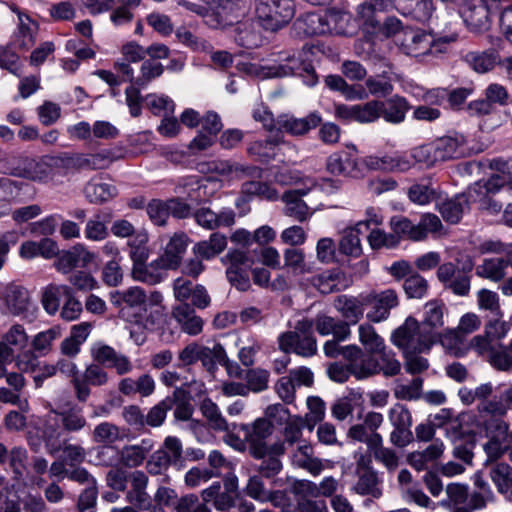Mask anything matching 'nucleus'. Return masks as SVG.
<instances>
[{"label": "nucleus", "instance_id": "nucleus-1", "mask_svg": "<svg viewBox=\"0 0 512 512\" xmlns=\"http://www.w3.org/2000/svg\"><path fill=\"white\" fill-rule=\"evenodd\" d=\"M29 347V336L21 324H13L0 338V376L5 365L15 363L22 372H36L37 357Z\"/></svg>", "mask_w": 512, "mask_h": 512}, {"label": "nucleus", "instance_id": "nucleus-2", "mask_svg": "<svg viewBox=\"0 0 512 512\" xmlns=\"http://www.w3.org/2000/svg\"><path fill=\"white\" fill-rule=\"evenodd\" d=\"M247 73L260 78L297 75L304 77V82L309 86L317 83V76L311 61V51L305 48L293 55L286 56L279 63L271 66L260 67L255 64H249Z\"/></svg>", "mask_w": 512, "mask_h": 512}, {"label": "nucleus", "instance_id": "nucleus-3", "mask_svg": "<svg viewBox=\"0 0 512 512\" xmlns=\"http://www.w3.org/2000/svg\"><path fill=\"white\" fill-rule=\"evenodd\" d=\"M87 426V420L79 407H71L63 411L51 410L44 423L43 435L49 453L54 454L59 450L55 442L59 440L63 432L76 433Z\"/></svg>", "mask_w": 512, "mask_h": 512}, {"label": "nucleus", "instance_id": "nucleus-4", "mask_svg": "<svg viewBox=\"0 0 512 512\" xmlns=\"http://www.w3.org/2000/svg\"><path fill=\"white\" fill-rule=\"evenodd\" d=\"M312 319L298 320L292 331L281 333L278 344L281 351L293 352L301 357H312L317 353V340L313 334Z\"/></svg>", "mask_w": 512, "mask_h": 512}, {"label": "nucleus", "instance_id": "nucleus-5", "mask_svg": "<svg viewBox=\"0 0 512 512\" xmlns=\"http://www.w3.org/2000/svg\"><path fill=\"white\" fill-rule=\"evenodd\" d=\"M253 3L255 17L265 30L277 31L295 16L294 0H253Z\"/></svg>", "mask_w": 512, "mask_h": 512}, {"label": "nucleus", "instance_id": "nucleus-6", "mask_svg": "<svg viewBox=\"0 0 512 512\" xmlns=\"http://www.w3.org/2000/svg\"><path fill=\"white\" fill-rule=\"evenodd\" d=\"M476 425L485 430L490 440L484 445L488 461L499 459L506 450L512 448V433L508 432L507 423L500 418L476 416Z\"/></svg>", "mask_w": 512, "mask_h": 512}, {"label": "nucleus", "instance_id": "nucleus-7", "mask_svg": "<svg viewBox=\"0 0 512 512\" xmlns=\"http://www.w3.org/2000/svg\"><path fill=\"white\" fill-rule=\"evenodd\" d=\"M392 343L403 351L410 352H429L435 344L422 329L415 318L408 317L405 322L398 327L391 336Z\"/></svg>", "mask_w": 512, "mask_h": 512}, {"label": "nucleus", "instance_id": "nucleus-8", "mask_svg": "<svg viewBox=\"0 0 512 512\" xmlns=\"http://www.w3.org/2000/svg\"><path fill=\"white\" fill-rule=\"evenodd\" d=\"M509 0H480L475 2H466L463 4L459 13L467 29L475 34H481L490 28L489 15L501 8L503 3Z\"/></svg>", "mask_w": 512, "mask_h": 512}, {"label": "nucleus", "instance_id": "nucleus-9", "mask_svg": "<svg viewBox=\"0 0 512 512\" xmlns=\"http://www.w3.org/2000/svg\"><path fill=\"white\" fill-rule=\"evenodd\" d=\"M433 43L434 37L419 28H404L396 37V44L400 50L404 54L416 58L429 54L433 55Z\"/></svg>", "mask_w": 512, "mask_h": 512}, {"label": "nucleus", "instance_id": "nucleus-10", "mask_svg": "<svg viewBox=\"0 0 512 512\" xmlns=\"http://www.w3.org/2000/svg\"><path fill=\"white\" fill-rule=\"evenodd\" d=\"M73 387L75 398L85 403L91 395L90 387H101L105 386L109 382L108 372L104 367L90 363L85 366L82 372L75 379L70 380Z\"/></svg>", "mask_w": 512, "mask_h": 512}, {"label": "nucleus", "instance_id": "nucleus-11", "mask_svg": "<svg viewBox=\"0 0 512 512\" xmlns=\"http://www.w3.org/2000/svg\"><path fill=\"white\" fill-rule=\"evenodd\" d=\"M90 355L93 363L102 367L113 368L118 375H125L133 370V364L128 356L102 342L94 343L91 346Z\"/></svg>", "mask_w": 512, "mask_h": 512}, {"label": "nucleus", "instance_id": "nucleus-12", "mask_svg": "<svg viewBox=\"0 0 512 512\" xmlns=\"http://www.w3.org/2000/svg\"><path fill=\"white\" fill-rule=\"evenodd\" d=\"M118 159L119 157L111 150H103L93 154L77 153L60 158L64 168L76 170L106 169Z\"/></svg>", "mask_w": 512, "mask_h": 512}, {"label": "nucleus", "instance_id": "nucleus-13", "mask_svg": "<svg viewBox=\"0 0 512 512\" xmlns=\"http://www.w3.org/2000/svg\"><path fill=\"white\" fill-rule=\"evenodd\" d=\"M375 354H365L362 349L356 345L345 346L342 350V356L350 362L352 375L363 380L379 374V362L374 357Z\"/></svg>", "mask_w": 512, "mask_h": 512}, {"label": "nucleus", "instance_id": "nucleus-14", "mask_svg": "<svg viewBox=\"0 0 512 512\" xmlns=\"http://www.w3.org/2000/svg\"><path fill=\"white\" fill-rule=\"evenodd\" d=\"M363 296L365 306L370 307L366 317L373 323L386 320L390 315L391 309L398 305L397 294L392 289H386L381 292H371Z\"/></svg>", "mask_w": 512, "mask_h": 512}, {"label": "nucleus", "instance_id": "nucleus-15", "mask_svg": "<svg viewBox=\"0 0 512 512\" xmlns=\"http://www.w3.org/2000/svg\"><path fill=\"white\" fill-rule=\"evenodd\" d=\"M273 429V424L267 418H257L253 423L241 426L252 457L263 458L265 440L272 435Z\"/></svg>", "mask_w": 512, "mask_h": 512}, {"label": "nucleus", "instance_id": "nucleus-16", "mask_svg": "<svg viewBox=\"0 0 512 512\" xmlns=\"http://www.w3.org/2000/svg\"><path fill=\"white\" fill-rule=\"evenodd\" d=\"M54 267L62 274L70 273L74 268L86 267L96 259V254L84 244L77 243L68 250H59Z\"/></svg>", "mask_w": 512, "mask_h": 512}, {"label": "nucleus", "instance_id": "nucleus-17", "mask_svg": "<svg viewBox=\"0 0 512 512\" xmlns=\"http://www.w3.org/2000/svg\"><path fill=\"white\" fill-rule=\"evenodd\" d=\"M148 258H143L132 263L131 275L134 280L149 285L161 283L167 276L168 267L165 260L159 256L158 258L147 263Z\"/></svg>", "mask_w": 512, "mask_h": 512}, {"label": "nucleus", "instance_id": "nucleus-18", "mask_svg": "<svg viewBox=\"0 0 512 512\" xmlns=\"http://www.w3.org/2000/svg\"><path fill=\"white\" fill-rule=\"evenodd\" d=\"M396 10L404 17L420 24H431L436 15L435 0H396Z\"/></svg>", "mask_w": 512, "mask_h": 512}, {"label": "nucleus", "instance_id": "nucleus-19", "mask_svg": "<svg viewBox=\"0 0 512 512\" xmlns=\"http://www.w3.org/2000/svg\"><path fill=\"white\" fill-rule=\"evenodd\" d=\"M381 104L378 100H371L363 104H337L335 114L338 118L346 121L359 123H372L380 118Z\"/></svg>", "mask_w": 512, "mask_h": 512}, {"label": "nucleus", "instance_id": "nucleus-20", "mask_svg": "<svg viewBox=\"0 0 512 512\" xmlns=\"http://www.w3.org/2000/svg\"><path fill=\"white\" fill-rule=\"evenodd\" d=\"M321 121L322 118L317 112H312L302 118L282 114L277 118V132L284 131L292 136H303L319 126Z\"/></svg>", "mask_w": 512, "mask_h": 512}, {"label": "nucleus", "instance_id": "nucleus-21", "mask_svg": "<svg viewBox=\"0 0 512 512\" xmlns=\"http://www.w3.org/2000/svg\"><path fill=\"white\" fill-rule=\"evenodd\" d=\"M2 298L8 312L14 316H24L32 307H35L29 291L14 283L6 285L2 292Z\"/></svg>", "mask_w": 512, "mask_h": 512}, {"label": "nucleus", "instance_id": "nucleus-22", "mask_svg": "<svg viewBox=\"0 0 512 512\" xmlns=\"http://www.w3.org/2000/svg\"><path fill=\"white\" fill-rule=\"evenodd\" d=\"M195 222L206 230L231 227L235 224L236 213L231 208H223L214 212L209 207H200L193 212Z\"/></svg>", "mask_w": 512, "mask_h": 512}, {"label": "nucleus", "instance_id": "nucleus-23", "mask_svg": "<svg viewBox=\"0 0 512 512\" xmlns=\"http://www.w3.org/2000/svg\"><path fill=\"white\" fill-rule=\"evenodd\" d=\"M326 169L332 175L344 177H358L362 173L357 158L347 151L332 153L327 158Z\"/></svg>", "mask_w": 512, "mask_h": 512}, {"label": "nucleus", "instance_id": "nucleus-24", "mask_svg": "<svg viewBox=\"0 0 512 512\" xmlns=\"http://www.w3.org/2000/svg\"><path fill=\"white\" fill-rule=\"evenodd\" d=\"M364 296L339 295L333 301V307L344 319V323L355 325L364 314Z\"/></svg>", "mask_w": 512, "mask_h": 512}, {"label": "nucleus", "instance_id": "nucleus-25", "mask_svg": "<svg viewBox=\"0 0 512 512\" xmlns=\"http://www.w3.org/2000/svg\"><path fill=\"white\" fill-rule=\"evenodd\" d=\"M52 157L24 158L15 168L14 174L34 181H41L48 177L52 165Z\"/></svg>", "mask_w": 512, "mask_h": 512}, {"label": "nucleus", "instance_id": "nucleus-26", "mask_svg": "<svg viewBox=\"0 0 512 512\" xmlns=\"http://www.w3.org/2000/svg\"><path fill=\"white\" fill-rule=\"evenodd\" d=\"M444 309V305L437 301L428 302L424 306V317L420 326L431 336L434 343H437L439 332L444 326Z\"/></svg>", "mask_w": 512, "mask_h": 512}, {"label": "nucleus", "instance_id": "nucleus-27", "mask_svg": "<svg viewBox=\"0 0 512 512\" xmlns=\"http://www.w3.org/2000/svg\"><path fill=\"white\" fill-rule=\"evenodd\" d=\"M304 190H289L283 194L284 214L299 222H305L313 215V210L302 200Z\"/></svg>", "mask_w": 512, "mask_h": 512}, {"label": "nucleus", "instance_id": "nucleus-28", "mask_svg": "<svg viewBox=\"0 0 512 512\" xmlns=\"http://www.w3.org/2000/svg\"><path fill=\"white\" fill-rule=\"evenodd\" d=\"M512 409V385L505 389L499 399L480 402L477 406V414L488 418H500Z\"/></svg>", "mask_w": 512, "mask_h": 512}, {"label": "nucleus", "instance_id": "nucleus-29", "mask_svg": "<svg viewBox=\"0 0 512 512\" xmlns=\"http://www.w3.org/2000/svg\"><path fill=\"white\" fill-rule=\"evenodd\" d=\"M172 316L181 329L189 335H197L203 329V320L195 314L194 309L188 303H180L175 306Z\"/></svg>", "mask_w": 512, "mask_h": 512}, {"label": "nucleus", "instance_id": "nucleus-30", "mask_svg": "<svg viewBox=\"0 0 512 512\" xmlns=\"http://www.w3.org/2000/svg\"><path fill=\"white\" fill-rule=\"evenodd\" d=\"M380 117L391 124H400L406 118V113L410 109L408 101L401 96L394 95L386 101H379Z\"/></svg>", "mask_w": 512, "mask_h": 512}, {"label": "nucleus", "instance_id": "nucleus-31", "mask_svg": "<svg viewBox=\"0 0 512 512\" xmlns=\"http://www.w3.org/2000/svg\"><path fill=\"white\" fill-rule=\"evenodd\" d=\"M227 247V237L219 232L212 233L207 240L197 242L193 254L204 260H211L221 254Z\"/></svg>", "mask_w": 512, "mask_h": 512}, {"label": "nucleus", "instance_id": "nucleus-32", "mask_svg": "<svg viewBox=\"0 0 512 512\" xmlns=\"http://www.w3.org/2000/svg\"><path fill=\"white\" fill-rule=\"evenodd\" d=\"M313 323L316 331L322 336L332 334L338 340H346L351 334L347 323L325 314L317 315Z\"/></svg>", "mask_w": 512, "mask_h": 512}, {"label": "nucleus", "instance_id": "nucleus-33", "mask_svg": "<svg viewBox=\"0 0 512 512\" xmlns=\"http://www.w3.org/2000/svg\"><path fill=\"white\" fill-rule=\"evenodd\" d=\"M188 241L189 238L184 233H176L170 238L163 254L160 255L168 267L174 270L180 266L183 254L188 246Z\"/></svg>", "mask_w": 512, "mask_h": 512}, {"label": "nucleus", "instance_id": "nucleus-34", "mask_svg": "<svg viewBox=\"0 0 512 512\" xmlns=\"http://www.w3.org/2000/svg\"><path fill=\"white\" fill-rule=\"evenodd\" d=\"M282 134L276 132L265 140H257L249 144L247 152L261 162H268L276 155L278 145L282 142Z\"/></svg>", "mask_w": 512, "mask_h": 512}, {"label": "nucleus", "instance_id": "nucleus-35", "mask_svg": "<svg viewBox=\"0 0 512 512\" xmlns=\"http://www.w3.org/2000/svg\"><path fill=\"white\" fill-rule=\"evenodd\" d=\"M296 29L306 36L327 34L328 28L324 14L309 12L301 15L295 22Z\"/></svg>", "mask_w": 512, "mask_h": 512}, {"label": "nucleus", "instance_id": "nucleus-36", "mask_svg": "<svg viewBox=\"0 0 512 512\" xmlns=\"http://www.w3.org/2000/svg\"><path fill=\"white\" fill-rule=\"evenodd\" d=\"M437 208L443 219L449 223L456 224L468 209V199L465 195H457L437 204Z\"/></svg>", "mask_w": 512, "mask_h": 512}, {"label": "nucleus", "instance_id": "nucleus-37", "mask_svg": "<svg viewBox=\"0 0 512 512\" xmlns=\"http://www.w3.org/2000/svg\"><path fill=\"white\" fill-rule=\"evenodd\" d=\"M84 194L90 203L102 204L113 199L118 194V190L113 184L91 179L85 185Z\"/></svg>", "mask_w": 512, "mask_h": 512}, {"label": "nucleus", "instance_id": "nucleus-38", "mask_svg": "<svg viewBox=\"0 0 512 512\" xmlns=\"http://www.w3.org/2000/svg\"><path fill=\"white\" fill-rule=\"evenodd\" d=\"M71 288L67 285L49 284L43 289L41 303L49 315H54L61 304V298H67Z\"/></svg>", "mask_w": 512, "mask_h": 512}, {"label": "nucleus", "instance_id": "nucleus-39", "mask_svg": "<svg viewBox=\"0 0 512 512\" xmlns=\"http://www.w3.org/2000/svg\"><path fill=\"white\" fill-rule=\"evenodd\" d=\"M177 4L186 10L203 17L205 23L211 28L218 29L229 25L228 19H224L220 11L210 12L207 7L188 0H177Z\"/></svg>", "mask_w": 512, "mask_h": 512}, {"label": "nucleus", "instance_id": "nucleus-40", "mask_svg": "<svg viewBox=\"0 0 512 512\" xmlns=\"http://www.w3.org/2000/svg\"><path fill=\"white\" fill-rule=\"evenodd\" d=\"M510 265V260L504 258H487L482 264L477 266L476 274L479 277L492 281H500L506 274V269Z\"/></svg>", "mask_w": 512, "mask_h": 512}, {"label": "nucleus", "instance_id": "nucleus-41", "mask_svg": "<svg viewBox=\"0 0 512 512\" xmlns=\"http://www.w3.org/2000/svg\"><path fill=\"white\" fill-rule=\"evenodd\" d=\"M363 225V223H357L354 227L344 230V235L339 244L342 253L352 257H359L361 255L362 247L359 235L365 231Z\"/></svg>", "mask_w": 512, "mask_h": 512}, {"label": "nucleus", "instance_id": "nucleus-42", "mask_svg": "<svg viewBox=\"0 0 512 512\" xmlns=\"http://www.w3.org/2000/svg\"><path fill=\"white\" fill-rule=\"evenodd\" d=\"M146 302V294L140 287L134 286L123 291L111 293V303L115 307H138Z\"/></svg>", "mask_w": 512, "mask_h": 512}, {"label": "nucleus", "instance_id": "nucleus-43", "mask_svg": "<svg viewBox=\"0 0 512 512\" xmlns=\"http://www.w3.org/2000/svg\"><path fill=\"white\" fill-rule=\"evenodd\" d=\"M284 267L293 275H303L312 272V266L305 261V254L302 249L287 248L283 252Z\"/></svg>", "mask_w": 512, "mask_h": 512}, {"label": "nucleus", "instance_id": "nucleus-44", "mask_svg": "<svg viewBox=\"0 0 512 512\" xmlns=\"http://www.w3.org/2000/svg\"><path fill=\"white\" fill-rule=\"evenodd\" d=\"M148 242L149 234L145 228L136 229L134 234L129 237L127 246L132 263L143 258H149Z\"/></svg>", "mask_w": 512, "mask_h": 512}, {"label": "nucleus", "instance_id": "nucleus-45", "mask_svg": "<svg viewBox=\"0 0 512 512\" xmlns=\"http://www.w3.org/2000/svg\"><path fill=\"white\" fill-rule=\"evenodd\" d=\"M473 262L470 258L464 263L461 268V272H458L456 276L448 282L444 287L451 290L455 295L467 296L470 292L471 287V275L470 272L473 269Z\"/></svg>", "mask_w": 512, "mask_h": 512}, {"label": "nucleus", "instance_id": "nucleus-46", "mask_svg": "<svg viewBox=\"0 0 512 512\" xmlns=\"http://www.w3.org/2000/svg\"><path fill=\"white\" fill-rule=\"evenodd\" d=\"M18 18L19 28L15 42L20 48L27 50L35 43L38 26L28 15L19 13Z\"/></svg>", "mask_w": 512, "mask_h": 512}, {"label": "nucleus", "instance_id": "nucleus-47", "mask_svg": "<svg viewBox=\"0 0 512 512\" xmlns=\"http://www.w3.org/2000/svg\"><path fill=\"white\" fill-rule=\"evenodd\" d=\"M144 104L156 116L173 115L175 110L174 101L167 95L150 93L144 97Z\"/></svg>", "mask_w": 512, "mask_h": 512}, {"label": "nucleus", "instance_id": "nucleus-48", "mask_svg": "<svg viewBox=\"0 0 512 512\" xmlns=\"http://www.w3.org/2000/svg\"><path fill=\"white\" fill-rule=\"evenodd\" d=\"M341 273L337 269L326 270L311 278V284L322 294L340 290Z\"/></svg>", "mask_w": 512, "mask_h": 512}, {"label": "nucleus", "instance_id": "nucleus-49", "mask_svg": "<svg viewBox=\"0 0 512 512\" xmlns=\"http://www.w3.org/2000/svg\"><path fill=\"white\" fill-rule=\"evenodd\" d=\"M217 9L223 11V18L228 19L229 24L248 15L249 7L245 0H214Z\"/></svg>", "mask_w": 512, "mask_h": 512}, {"label": "nucleus", "instance_id": "nucleus-50", "mask_svg": "<svg viewBox=\"0 0 512 512\" xmlns=\"http://www.w3.org/2000/svg\"><path fill=\"white\" fill-rule=\"evenodd\" d=\"M200 411L208 421L210 427L218 431L228 430V423L223 417L218 405L210 398H205L200 404Z\"/></svg>", "mask_w": 512, "mask_h": 512}, {"label": "nucleus", "instance_id": "nucleus-51", "mask_svg": "<svg viewBox=\"0 0 512 512\" xmlns=\"http://www.w3.org/2000/svg\"><path fill=\"white\" fill-rule=\"evenodd\" d=\"M147 452L148 449L141 445L124 446L120 451H117L119 465L127 468H136L143 463Z\"/></svg>", "mask_w": 512, "mask_h": 512}, {"label": "nucleus", "instance_id": "nucleus-52", "mask_svg": "<svg viewBox=\"0 0 512 512\" xmlns=\"http://www.w3.org/2000/svg\"><path fill=\"white\" fill-rule=\"evenodd\" d=\"M61 334L59 326L51 327L36 334L31 342L34 354L38 353L40 356L47 355L52 349V343L60 338Z\"/></svg>", "mask_w": 512, "mask_h": 512}, {"label": "nucleus", "instance_id": "nucleus-53", "mask_svg": "<svg viewBox=\"0 0 512 512\" xmlns=\"http://www.w3.org/2000/svg\"><path fill=\"white\" fill-rule=\"evenodd\" d=\"M392 72L384 71L380 76H370L365 85L368 95L385 97L392 93L394 87L392 84Z\"/></svg>", "mask_w": 512, "mask_h": 512}, {"label": "nucleus", "instance_id": "nucleus-54", "mask_svg": "<svg viewBox=\"0 0 512 512\" xmlns=\"http://www.w3.org/2000/svg\"><path fill=\"white\" fill-rule=\"evenodd\" d=\"M359 341L368 353L376 354L385 348L384 339L380 337L373 326L361 324L358 328Z\"/></svg>", "mask_w": 512, "mask_h": 512}, {"label": "nucleus", "instance_id": "nucleus-55", "mask_svg": "<svg viewBox=\"0 0 512 512\" xmlns=\"http://www.w3.org/2000/svg\"><path fill=\"white\" fill-rule=\"evenodd\" d=\"M394 7L393 0H370L357 7V15L365 23L373 24L376 12L390 11Z\"/></svg>", "mask_w": 512, "mask_h": 512}, {"label": "nucleus", "instance_id": "nucleus-56", "mask_svg": "<svg viewBox=\"0 0 512 512\" xmlns=\"http://www.w3.org/2000/svg\"><path fill=\"white\" fill-rule=\"evenodd\" d=\"M498 55L493 51L469 52L466 61L478 73H486L492 70L496 64Z\"/></svg>", "mask_w": 512, "mask_h": 512}, {"label": "nucleus", "instance_id": "nucleus-57", "mask_svg": "<svg viewBox=\"0 0 512 512\" xmlns=\"http://www.w3.org/2000/svg\"><path fill=\"white\" fill-rule=\"evenodd\" d=\"M325 23H327L328 32L327 34H345L347 31L348 24L351 16L339 9L332 8L326 11L324 14Z\"/></svg>", "mask_w": 512, "mask_h": 512}, {"label": "nucleus", "instance_id": "nucleus-58", "mask_svg": "<svg viewBox=\"0 0 512 512\" xmlns=\"http://www.w3.org/2000/svg\"><path fill=\"white\" fill-rule=\"evenodd\" d=\"M164 72L163 65L153 59H148L142 62L139 75L135 77L134 84L138 87L144 88L151 81L159 78Z\"/></svg>", "mask_w": 512, "mask_h": 512}, {"label": "nucleus", "instance_id": "nucleus-59", "mask_svg": "<svg viewBox=\"0 0 512 512\" xmlns=\"http://www.w3.org/2000/svg\"><path fill=\"white\" fill-rule=\"evenodd\" d=\"M353 490L357 494L370 495L373 498H379L382 495L377 475L373 471L369 470L359 476Z\"/></svg>", "mask_w": 512, "mask_h": 512}, {"label": "nucleus", "instance_id": "nucleus-60", "mask_svg": "<svg viewBox=\"0 0 512 512\" xmlns=\"http://www.w3.org/2000/svg\"><path fill=\"white\" fill-rule=\"evenodd\" d=\"M490 477L498 492L504 494L512 489V467L510 465L496 464L490 471Z\"/></svg>", "mask_w": 512, "mask_h": 512}, {"label": "nucleus", "instance_id": "nucleus-61", "mask_svg": "<svg viewBox=\"0 0 512 512\" xmlns=\"http://www.w3.org/2000/svg\"><path fill=\"white\" fill-rule=\"evenodd\" d=\"M443 225L438 216L426 213L421 216L418 224H416V235L414 241H421L427 238L429 234L440 233Z\"/></svg>", "mask_w": 512, "mask_h": 512}, {"label": "nucleus", "instance_id": "nucleus-62", "mask_svg": "<svg viewBox=\"0 0 512 512\" xmlns=\"http://www.w3.org/2000/svg\"><path fill=\"white\" fill-rule=\"evenodd\" d=\"M503 187V182L499 175H492L487 180H481L476 182L469 189V196L474 201L477 200V197H485L490 194H495Z\"/></svg>", "mask_w": 512, "mask_h": 512}, {"label": "nucleus", "instance_id": "nucleus-63", "mask_svg": "<svg viewBox=\"0 0 512 512\" xmlns=\"http://www.w3.org/2000/svg\"><path fill=\"white\" fill-rule=\"evenodd\" d=\"M60 220H62L61 215L50 214L38 221L30 223L28 231L34 236L49 237L55 233Z\"/></svg>", "mask_w": 512, "mask_h": 512}, {"label": "nucleus", "instance_id": "nucleus-64", "mask_svg": "<svg viewBox=\"0 0 512 512\" xmlns=\"http://www.w3.org/2000/svg\"><path fill=\"white\" fill-rule=\"evenodd\" d=\"M92 438L95 443L112 444L121 438L120 429L113 423L102 422L95 426Z\"/></svg>", "mask_w": 512, "mask_h": 512}]
</instances>
